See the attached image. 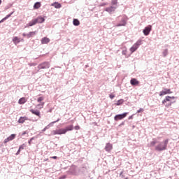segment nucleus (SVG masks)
<instances>
[{"instance_id": "nucleus-33", "label": "nucleus", "mask_w": 179, "mask_h": 179, "mask_svg": "<svg viewBox=\"0 0 179 179\" xmlns=\"http://www.w3.org/2000/svg\"><path fill=\"white\" fill-rule=\"evenodd\" d=\"M34 141V137L31 138L29 141H28V143L29 145H31V141Z\"/></svg>"}, {"instance_id": "nucleus-34", "label": "nucleus", "mask_w": 179, "mask_h": 179, "mask_svg": "<svg viewBox=\"0 0 179 179\" xmlns=\"http://www.w3.org/2000/svg\"><path fill=\"white\" fill-rule=\"evenodd\" d=\"M23 149H24V144H22L19 147V150H23Z\"/></svg>"}, {"instance_id": "nucleus-28", "label": "nucleus", "mask_w": 179, "mask_h": 179, "mask_svg": "<svg viewBox=\"0 0 179 179\" xmlns=\"http://www.w3.org/2000/svg\"><path fill=\"white\" fill-rule=\"evenodd\" d=\"M16 138V134H11L10 136H8V138L10 141H13Z\"/></svg>"}, {"instance_id": "nucleus-1", "label": "nucleus", "mask_w": 179, "mask_h": 179, "mask_svg": "<svg viewBox=\"0 0 179 179\" xmlns=\"http://www.w3.org/2000/svg\"><path fill=\"white\" fill-rule=\"evenodd\" d=\"M169 138L164 140L163 141H158V144L155 145V150L157 152H163L167 150V146L169 145Z\"/></svg>"}, {"instance_id": "nucleus-11", "label": "nucleus", "mask_w": 179, "mask_h": 179, "mask_svg": "<svg viewBox=\"0 0 179 179\" xmlns=\"http://www.w3.org/2000/svg\"><path fill=\"white\" fill-rule=\"evenodd\" d=\"M105 150L106 152H111L113 150V144L108 143L105 146Z\"/></svg>"}, {"instance_id": "nucleus-12", "label": "nucleus", "mask_w": 179, "mask_h": 179, "mask_svg": "<svg viewBox=\"0 0 179 179\" xmlns=\"http://www.w3.org/2000/svg\"><path fill=\"white\" fill-rule=\"evenodd\" d=\"M36 24H37V20L34 19L27 24V27H31V26H34Z\"/></svg>"}, {"instance_id": "nucleus-50", "label": "nucleus", "mask_w": 179, "mask_h": 179, "mask_svg": "<svg viewBox=\"0 0 179 179\" xmlns=\"http://www.w3.org/2000/svg\"><path fill=\"white\" fill-rule=\"evenodd\" d=\"M121 17V16H119L118 18Z\"/></svg>"}, {"instance_id": "nucleus-43", "label": "nucleus", "mask_w": 179, "mask_h": 179, "mask_svg": "<svg viewBox=\"0 0 179 179\" xmlns=\"http://www.w3.org/2000/svg\"><path fill=\"white\" fill-rule=\"evenodd\" d=\"M22 36H23L24 37H27V34L23 33V34H22Z\"/></svg>"}, {"instance_id": "nucleus-7", "label": "nucleus", "mask_w": 179, "mask_h": 179, "mask_svg": "<svg viewBox=\"0 0 179 179\" xmlns=\"http://www.w3.org/2000/svg\"><path fill=\"white\" fill-rule=\"evenodd\" d=\"M172 92L171 90L167 89V88H164V90L161 91L159 92V96H164L166 94H171Z\"/></svg>"}, {"instance_id": "nucleus-51", "label": "nucleus", "mask_w": 179, "mask_h": 179, "mask_svg": "<svg viewBox=\"0 0 179 179\" xmlns=\"http://www.w3.org/2000/svg\"><path fill=\"white\" fill-rule=\"evenodd\" d=\"M178 138H179V137H178Z\"/></svg>"}, {"instance_id": "nucleus-37", "label": "nucleus", "mask_w": 179, "mask_h": 179, "mask_svg": "<svg viewBox=\"0 0 179 179\" xmlns=\"http://www.w3.org/2000/svg\"><path fill=\"white\" fill-rule=\"evenodd\" d=\"M10 140L9 139V137H8L7 138H6L4 140V143H8V142H9Z\"/></svg>"}, {"instance_id": "nucleus-20", "label": "nucleus", "mask_w": 179, "mask_h": 179, "mask_svg": "<svg viewBox=\"0 0 179 179\" xmlns=\"http://www.w3.org/2000/svg\"><path fill=\"white\" fill-rule=\"evenodd\" d=\"M13 42L14 44H19V43H20V39L17 36H15L13 38Z\"/></svg>"}, {"instance_id": "nucleus-44", "label": "nucleus", "mask_w": 179, "mask_h": 179, "mask_svg": "<svg viewBox=\"0 0 179 179\" xmlns=\"http://www.w3.org/2000/svg\"><path fill=\"white\" fill-rule=\"evenodd\" d=\"M26 134H27V131H23L22 136H23V135H26Z\"/></svg>"}, {"instance_id": "nucleus-26", "label": "nucleus", "mask_w": 179, "mask_h": 179, "mask_svg": "<svg viewBox=\"0 0 179 179\" xmlns=\"http://www.w3.org/2000/svg\"><path fill=\"white\" fill-rule=\"evenodd\" d=\"M124 103V99H120L117 101L115 103L116 106H121V104H123Z\"/></svg>"}, {"instance_id": "nucleus-3", "label": "nucleus", "mask_w": 179, "mask_h": 179, "mask_svg": "<svg viewBox=\"0 0 179 179\" xmlns=\"http://www.w3.org/2000/svg\"><path fill=\"white\" fill-rule=\"evenodd\" d=\"M171 99H176L174 96H166L165 99L162 101V104L165 105V107H170L173 102L171 101Z\"/></svg>"}, {"instance_id": "nucleus-38", "label": "nucleus", "mask_w": 179, "mask_h": 179, "mask_svg": "<svg viewBox=\"0 0 179 179\" xmlns=\"http://www.w3.org/2000/svg\"><path fill=\"white\" fill-rule=\"evenodd\" d=\"M143 111V108H141L139 110H137V113H142Z\"/></svg>"}, {"instance_id": "nucleus-10", "label": "nucleus", "mask_w": 179, "mask_h": 179, "mask_svg": "<svg viewBox=\"0 0 179 179\" xmlns=\"http://www.w3.org/2000/svg\"><path fill=\"white\" fill-rule=\"evenodd\" d=\"M126 24H127V19H125V17H122L120 23H118L116 26L117 27H120L121 26H125Z\"/></svg>"}, {"instance_id": "nucleus-6", "label": "nucleus", "mask_w": 179, "mask_h": 179, "mask_svg": "<svg viewBox=\"0 0 179 179\" xmlns=\"http://www.w3.org/2000/svg\"><path fill=\"white\" fill-rule=\"evenodd\" d=\"M150 31H152V26L145 27V29L143 30V33L144 36H149L150 34Z\"/></svg>"}, {"instance_id": "nucleus-48", "label": "nucleus", "mask_w": 179, "mask_h": 179, "mask_svg": "<svg viewBox=\"0 0 179 179\" xmlns=\"http://www.w3.org/2000/svg\"><path fill=\"white\" fill-rule=\"evenodd\" d=\"M1 3H2V0H0V5H1Z\"/></svg>"}, {"instance_id": "nucleus-9", "label": "nucleus", "mask_w": 179, "mask_h": 179, "mask_svg": "<svg viewBox=\"0 0 179 179\" xmlns=\"http://www.w3.org/2000/svg\"><path fill=\"white\" fill-rule=\"evenodd\" d=\"M115 9H117V6H111L106 8L105 11L108 12V13L112 14L113 12H115Z\"/></svg>"}, {"instance_id": "nucleus-39", "label": "nucleus", "mask_w": 179, "mask_h": 179, "mask_svg": "<svg viewBox=\"0 0 179 179\" xmlns=\"http://www.w3.org/2000/svg\"><path fill=\"white\" fill-rule=\"evenodd\" d=\"M122 125H125V122H122L119 127H122Z\"/></svg>"}, {"instance_id": "nucleus-15", "label": "nucleus", "mask_w": 179, "mask_h": 179, "mask_svg": "<svg viewBox=\"0 0 179 179\" xmlns=\"http://www.w3.org/2000/svg\"><path fill=\"white\" fill-rule=\"evenodd\" d=\"M51 6H54L56 9H59L62 8V5L61 3H59L58 2H55L51 4Z\"/></svg>"}, {"instance_id": "nucleus-4", "label": "nucleus", "mask_w": 179, "mask_h": 179, "mask_svg": "<svg viewBox=\"0 0 179 179\" xmlns=\"http://www.w3.org/2000/svg\"><path fill=\"white\" fill-rule=\"evenodd\" d=\"M51 66L50 62H43L38 65V72H40L41 69H48Z\"/></svg>"}, {"instance_id": "nucleus-46", "label": "nucleus", "mask_w": 179, "mask_h": 179, "mask_svg": "<svg viewBox=\"0 0 179 179\" xmlns=\"http://www.w3.org/2000/svg\"><path fill=\"white\" fill-rule=\"evenodd\" d=\"M44 104H45V103H44V102H41V106H42V107H43V106H44Z\"/></svg>"}, {"instance_id": "nucleus-19", "label": "nucleus", "mask_w": 179, "mask_h": 179, "mask_svg": "<svg viewBox=\"0 0 179 179\" xmlns=\"http://www.w3.org/2000/svg\"><path fill=\"white\" fill-rule=\"evenodd\" d=\"M139 48L135 43L133 45V46L130 48L131 52H135Z\"/></svg>"}, {"instance_id": "nucleus-31", "label": "nucleus", "mask_w": 179, "mask_h": 179, "mask_svg": "<svg viewBox=\"0 0 179 179\" xmlns=\"http://www.w3.org/2000/svg\"><path fill=\"white\" fill-rule=\"evenodd\" d=\"M43 100H44V97L40 96L38 98L37 101H38V103H41V101H43Z\"/></svg>"}, {"instance_id": "nucleus-23", "label": "nucleus", "mask_w": 179, "mask_h": 179, "mask_svg": "<svg viewBox=\"0 0 179 179\" xmlns=\"http://www.w3.org/2000/svg\"><path fill=\"white\" fill-rule=\"evenodd\" d=\"M27 36V38H30L31 37H33V36H36V31H30Z\"/></svg>"}, {"instance_id": "nucleus-29", "label": "nucleus", "mask_w": 179, "mask_h": 179, "mask_svg": "<svg viewBox=\"0 0 179 179\" xmlns=\"http://www.w3.org/2000/svg\"><path fill=\"white\" fill-rule=\"evenodd\" d=\"M156 143H159V141L154 140L150 142V146H155V145H156Z\"/></svg>"}, {"instance_id": "nucleus-32", "label": "nucleus", "mask_w": 179, "mask_h": 179, "mask_svg": "<svg viewBox=\"0 0 179 179\" xmlns=\"http://www.w3.org/2000/svg\"><path fill=\"white\" fill-rule=\"evenodd\" d=\"M118 0H112L111 3L112 5H117Z\"/></svg>"}, {"instance_id": "nucleus-21", "label": "nucleus", "mask_w": 179, "mask_h": 179, "mask_svg": "<svg viewBox=\"0 0 179 179\" xmlns=\"http://www.w3.org/2000/svg\"><path fill=\"white\" fill-rule=\"evenodd\" d=\"M73 26H79V24H80V22L78 19H73Z\"/></svg>"}, {"instance_id": "nucleus-2", "label": "nucleus", "mask_w": 179, "mask_h": 179, "mask_svg": "<svg viewBox=\"0 0 179 179\" xmlns=\"http://www.w3.org/2000/svg\"><path fill=\"white\" fill-rule=\"evenodd\" d=\"M68 131H73V125L71 124L65 127V129H59L52 131L53 135H65Z\"/></svg>"}, {"instance_id": "nucleus-49", "label": "nucleus", "mask_w": 179, "mask_h": 179, "mask_svg": "<svg viewBox=\"0 0 179 179\" xmlns=\"http://www.w3.org/2000/svg\"><path fill=\"white\" fill-rule=\"evenodd\" d=\"M49 113H51V110H49Z\"/></svg>"}, {"instance_id": "nucleus-42", "label": "nucleus", "mask_w": 179, "mask_h": 179, "mask_svg": "<svg viewBox=\"0 0 179 179\" xmlns=\"http://www.w3.org/2000/svg\"><path fill=\"white\" fill-rule=\"evenodd\" d=\"M50 159H58V157H57V156H53V157H51Z\"/></svg>"}, {"instance_id": "nucleus-35", "label": "nucleus", "mask_w": 179, "mask_h": 179, "mask_svg": "<svg viewBox=\"0 0 179 179\" xmlns=\"http://www.w3.org/2000/svg\"><path fill=\"white\" fill-rule=\"evenodd\" d=\"M74 129H76V131H79V129H80V127H79V125H77L74 127Z\"/></svg>"}, {"instance_id": "nucleus-18", "label": "nucleus", "mask_w": 179, "mask_h": 179, "mask_svg": "<svg viewBox=\"0 0 179 179\" xmlns=\"http://www.w3.org/2000/svg\"><path fill=\"white\" fill-rule=\"evenodd\" d=\"M24 121H27V117H20L18 120V123L23 124Z\"/></svg>"}, {"instance_id": "nucleus-40", "label": "nucleus", "mask_w": 179, "mask_h": 179, "mask_svg": "<svg viewBox=\"0 0 179 179\" xmlns=\"http://www.w3.org/2000/svg\"><path fill=\"white\" fill-rule=\"evenodd\" d=\"M65 178H66V176H63L60 177L59 179H65Z\"/></svg>"}, {"instance_id": "nucleus-30", "label": "nucleus", "mask_w": 179, "mask_h": 179, "mask_svg": "<svg viewBox=\"0 0 179 179\" xmlns=\"http://www.w3.org/2000/svg\"><path fill=\"white\" fill-rule=\"evenodd\" d=\"M13 12H11L10 14L7 15L4 18L3 20H7V19H9V17H10V16H12Z\"/></svg>"}, {"instance_id": "nucleus-13", "label": "nucleus", "mask_w": 179, "mask_h": 179, "mask_svg": "<svg viewBox=\"0 0 179 179\" xmlns=\"http://www.w3.org/2000/svg\"><path fill=\"white\" fill-rule=\"evenodd\" d=\"M130 83L132 86H136V85H139V81L136 78H131L130 80Z\"/></svg>"}, {"instance_id": "nucleus-17", "label": "nucleus", "mask_w": 179, "mask_h": 179, "mask_svg": "<svg viewBox=\"0 0 179 179\" xmlns=\"http://www.w3.org/2000/svg\"><path fill=\"white\" fill-rule=\"evenodd\" d=\"M50 38L44 37L41 39V44H48L50 43Z\"/></svg>"}, {"instance_id": "nucleus-8", "label": "nucleus", "mask_w": 179, "mask_h": 179, "mask_svg": "<svg viewBox=\"0 0 179 179\" xmlns=\"http://www.w3.org/2000/svg\"><path fill=\"white\" fill-rule=\"evenodd\" d=\"M61 119L58 118L56 121L52 122H50L48 125H47L43 130L42 132H45V131H47V129H50V127H52V125H54V124H56V122H59V121H60Z\"/></svg>"}, {"instance_id": "nucleus-47", "label": "nucleus", "mask_w": 179, "mask_h": 179, "mask_svg": "<svg viewBox=\"0 0 179 179\" xmlns=\"http://www.w3.org/2000/svg\"><path fill=\"white\" fill-rule=\"evenodd\" d=\"M6 20H3V18L0 21V23H3V22H5Z\"/></svg>"}, {"instance_id": "nucleus-45", "label": "nucleus", "mask_w": 179, "mask_h": 179, "mask_svg": "<svg viewBox=\"0 0 179 179\" xmlns=\"http://www.w3.org/2000/svg\"><path fill=\"white\" fill-rule=\"evenodd\" d=\"M20 153V150L18 149V150H17V152H16V155H19Z\"/></svg>"}, {"instance_id": "nucleus-24", "label": "nucleus", "mask_w": 179, "mask_h": 179, "mask_svg": "<svg viewBox=\"0 0 179 179\" xmlns=\"http://www.w3.org/2000/svg\"><path fill=\"white\" fill-rule=\"evenodd\" d=\"M19 104H24V103H26V98L22 97L21 99H19L18 101Z\"/></svg>"}, {"instance_id": "nucleus-16", "label": "nucleus", "mask_w": 179, "mask_h": 179, "mask_svg": "<svg viewBox=\"0 0 179 179\" xmlns=\"http://www.w3.org/2000/svg\"><path fill=\"white\" fill-rule=\"evenodd\" d=\"M35 20H36V23H44L45 22V19L43 17H38Z\"/></svg>"}, {"instance_id": "nucleus-14", "label": "nucleus", "mask_w": 179, "mask_h": 179, "mask_svg": "<svg viewBox=\"0 0 179 179\" xmlns=\"http://www.w3.org/2000/svg\"><path fill=\"white\" fill-rule=\"evenodd\" d=\"M30 113H31L32 114H34V115H37V117H40L41 115L40 110H38L31 109Z\"/></svg>"}, {"instance_id": "nucleus-22", "label": "nucleus", "mask_w": 179, "mask_h": 179, "mask_svg": "<svg viewBox=\"0 0 179 179\" xmlns=\"http://www.w3.org/2000/svg\"><path fill=\"white\" fill-rule=\"evenodd\" d=\"M41 6V3L40 2H36L34 5V9H38Z\"/></svg>"}, {"instance_id": "nucleus-5", "label": "nucleus", "mask_w": 179, "mask_h": 179, "mask_svg": "<svg viewBox=\"0 0 179 179\" xmlns=\"http://www.w3.org/2000/svg\"><path fill=\"white\" fill-rule=\"evenodd\" d=\"M127 115H128V113L118 114L114 117V120H115V121H120L121 120H124V118H125V117H127Z\"/></svg>"}, {"instance_id": "nucleus-27", "label": "nucleus", "mask_w": 179, "mask_h": 179, "mask_svg": "<svg viewBox=\"0 0 179 179\" xmlns=\"http://www.w3.org/2000/svg\"><path fill=\"white\" fill-rule=\"evenodd\" d=\"M134 44L139 48V45H142V40L141 39L138 40L136 43H135Z\"/></svg>"}, {"instance_id": "nucleus-36", "label": "nucleus", "mask_w": 179, "mask_h": 179, "mask_svg": "<svg viewBox=\"0 0 179 179\" xmlns=\"http://www.w3.org/2000/svg\"><path fill=\"white\" fill-rule=\"evenodd\" d=\"M109 97H110V99H111V100H113V99H114V97H115V95H114V94H109Z\"/></svg>"}, {"instance_id": "nucleus-25", "label": "nucleus", "mask_w": 179, "mask_h": 179, "mask_svg": "<svg viewBox=\"0 0 179 179\" xmlns=\"http://www.w3.org/2000/svg\"><path fill=\"white\" fill-rule=\"evenodd\" d=\"M163 57H166L167 55H169V50L165 49L162 52Z\"/></svg>"}, {"instance_id": "nucleus-41", "label": "nucleus", "mask_w": 179, "mask_h": 179, "mask_svg": "<svg viewBox=\"0 0 179 179\" xmlns=\"http://www.w3.org/2000/svg\"><path fill=\"white\" fill-rule=\"evenodd\" d=\"M132 118H134V115L129 116V117H128V120H132Z\"/></svg>"}]
</instances>
